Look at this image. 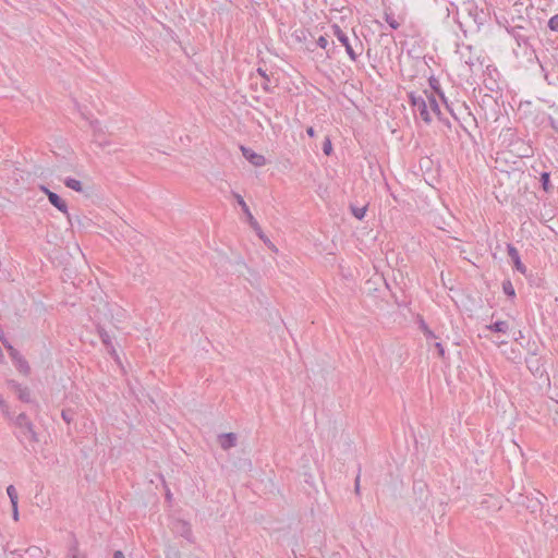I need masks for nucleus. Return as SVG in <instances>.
<instances>
[{
	"mask_svg": "<svg viewBox=\"0 0 558 558\" xmlns=\"http://www.w3.org/2000/svg\"><path fill=\"white\" fill-rule=\"evenodd\" d=\"M20 372L27 374L29 372V365L26 360L22 356H19L17 362H15Z\"/></svg>",
	"mask_w": 558,
	"mask_h": 558,
	"instance_id": "f3484780",
	"label": "nucleus"
},
{
	"mask_svg": "<svg viewBox=\"0 0 558 558\" xmlns=\"http://www.w3.org/2000/svg\"><path fill=\"white\" fill-rule=\"evenodd\" d=\"M351 211L355 218H357L359 220H362L365 217L366 207L365 206H363V207H353L352 206Z\"/></svg>",
	"mask_w": 558,
	"mask_h": 558,
	"instance_id": "6ab92c4d",
	"label": "nucleus"
},
{
	"mask_svg": "<svg viewBox=\"0 0 558 558\" xmlns=\"http://www.w3.org/2000/svg\"><path fill=\"white\" fill-rule=\"evenodd\" d=\"M61 416L63 418L64 422H66L68 424L72 422L73 420V411L68 409V410H62L61 412Z\"/></svg>",
	"mask_w": 558,
	"mask_h": 558,
	"instance_id": "a878e982",
	"label": "nucleus"
},
{
	"mask_svg": "<svg viewBox=\"0 0 558 558\" xmlns=\"http://www.w3.org/2000/svg\"><path fill=\"white\" fill-rule=\"evenodd\" d=\"M243 156L255 167H262L266 163V159L263 155L256 154L250 148L241 147Z\"/></svg>",
	"mask_w": 558,
	"mask_h": 558,
	"instance_id": "0eeeda50",
	"label": "nucleus"
},
{
	"mask_svg": "<svg viewBox=\"0 0 558 558\" xmlns=\"http://www.w3.org/2000/svg\"><path fill=\"white\" fill-rule=\"evenodd\" d=\"M547 26L551 32L558 33V13L548 20Z\"/></svg>",
	"mask_w": 558,
	"mask_h": 558,
	"instance_id": "4be33fe9",
	"label": "nucleus"
},
{
	"mask_svg": "<svg viewBox=\"0 0 558 558\" xmlns=\"http://www.w3.org/2000/svg\"><path fill=\"white\" fill-rule=\"evenodd\" d=\"M113 558H125L124 554L121 550H116L113 553Z\"/></svg>",
	"mask_w": 558,
	"mask_h": 558,
	"instance_id": "473e14b6",
	"label": "nucleus"
},
{
	"mask_svg": "<svg viewBox=\"0 0 558 558\" xmlns=\"http://www.w3.org/2000/svg\"><path fill=\"white\" fill-rule=\"evenodd\" d=\"M385 21L388 23V25L392 28V29H398L399 26H400V23L399 21L395 17V15L392 13H385Z\"/></svg>",
	"mask_w": 558,
	"mask_h": 558,
	"instance_id": "2eb2a0df",
	"label": "nucleus"
},
{
	"mask_svg": "<svg viewBox=\"0 0 558 558\" xmlns=\"http://www.w3.org/2000/svg\"><path fill=\"white\" fill-rule=\"evenodd\" d=\"M8 350L10 351V355L13 359L14 362H17L20 353L10 344L5 345Z\"/></svg>",
	"mask_w": 558,
	"mask_h": 558,
	"instance_id": "cd10ccee",
	"label": "nucleus"
},
{
	"mask_svg": "<svg viewBox=\"0 0 558 558\" xmlns=\"http://www.w3.org/2000/svg\"><path fill=\"white\" fill-rule=\"evenodd\" d=\"M264 242H266L268 239L266 238V235L263 233V238H260Z\"/></svg>",
	"mask_w": 558,
	"mask_h": 558,
	"instance_id": "4c0bfd02",
	"label": "nucleus"
},
{
	"mask_svg": "<svg viewBox=\"0 0 558 558\" xmlns=\"http://www.w3.org/2000/svg\"><path fill=\"white\" fill-rule=\"evenodd\" d=\"M359 489H360V476H357L355 480V490L359 492Z\"/></svg>",
	"mask_w": 558,
	"mask_h": 558,
	"instance_id": "f704fd0d",
	"label": "nucleus"
},
{
	"mask_svg": "<svg viewBox=\"0 0 558 558\" xmlns=\"http://www.w3.org/2000/svg\"><path fill=\"white\" fill-rule=\"evenodd\" d=\"M428 82H429V86H430V88H432L433 90H435V92H436V93H437L441 98H444V94H442V92L440 90V85H439L438 80L432 76V77L428 80Z\"/></svg>",
	"mask_w": 558,
	"mask_h": 558,
	"instance_id": "aec40b11",
	"label": "nucleus"
},
{
	"mask_svg": "<svg viewBox=\"0 0 558 558\" xmlns=\"http://www.w3.org/2000/svg\"><path fill=\"white\" fill-rule=\"evenodd\" d=\"M427 106H428V111L434 112L438 118H440L439 105H438L435 96L433 94H429L428 92H427Z\"/></svg>",
	"mask_w": 558,
	"mask_h": 558,
	"instance_id": "9d476101",
	"label": "nucleus"
},
{
	"mask_svg": "<svg viewBox=\"0 0 558 558\" xmlns=\"http://www.w3.org/2000/svg\"><path fill=\"white\" fill-rule=\"evenodd\" d=\"M0 411L5 416V418H12V412L9 409V405L5 403V401L0 396Z\"/></svg>",
	"mask_w": 558,
	"mask_h": 558,
	"instance_id": "412c9836",
	"label": "nucleus"
},
{
	"mask_svg": "<svg viewBox=\"0 0 558 558\" xmlns=\"http://www.w3.org/2000/svg\"><path fill=\"white\" fill-rule=\"evenodd\" d=\"M434 345L437 350L439 357L445 359V349H444L442 344L440 342H435Z\"/></svg>",
	"mask_w": 558,
	"mask_h": 558,
	"instance_id": "c85d7f7f",
	"label": "nucleus"
},
{
	"mask_svg": "<svg viewBox=\"0 0 558 558\" xmlns=\"http://www.w3.org/2000/svg\"><path fill=\"white\" fill-rule=\"evenodd\" d=\"M64 185L75 192H83V185L81 181L73 179V178H66L63 181Z\"/></svg>",
	"mask_w": 558,
	"mask_h": 558,
	"instance_id": "9b49d317",
	"label": "nucleus"
},
{
	"mask_svg": "<svg viewBox=\"0 0 558 558\" xmlns=\"http://www.w3.org/2000/svg\"><path fill=\"white\" fill-rule=\"evenodd\" d=\"M526 365L532 373H538L541 371L539 360L535 355H531L526 359Z\"/></svg>",
	"mask_w": 558,
	"mask_h": 558,
	"instance_id": "4468645a",
	"label": "nucleus"
},
{
	"mask_svg": "<svg viewBox=\"0 0 558 558\" xmlns=\"http://www.w3.org/2000/svg\"><path fill=\"white\" fill-rule=\"evenodd\" d=\"M15 427L14 436L22 445H34L39 441L38 434L35 429L34 423L26 413L21 412L17 415L12 413V418H8Z\"/></svg>",
	"mask_w": 558,
	"mask_h": 558,
	"instance_id": "f257e3e1",
	"label": "nucleus"
},
{
	"mask_svg": "<svg viewBox=\"0 0 558 558\" xmlns=\"http://www.w3.org/2000/svg\"><path fill=\"white\" fill-rule=\"evenodd\" d=\"M15 391L17 392L19 399L23 402L29 403L32 402L31 399V391L27 387H23L20 384H15Z\"/></svg>",
	"mask_w": 558,
	"mask_h": 558,
	"instance_id": "1a4fd4ad",
	"label": "nucleus"
},
{
	"mask_svg": "<svg viewBox=\"0 0 558 558\" xmlns=\"http://www.w3.org/2000/svg\"><path fill=\"white\" fill-rule=\"evenodd\" d=\"M7 494H8L9 498H10L11 505L17 504L19 495H17V492H16V489H15V487L13 485H9L7 487Z\"/></svg>",
	"mask_w": 558,
	"mask_h": 558,
	"instance_id": "dca6fc26",
	"label": "nucleus"
},
{
	"mask_svg": "<svg viewBox=\"0 0 558 558\" xmlns=\"http://www.w3.org/2000/svg\"><path fill=\"white\" fill-rule=\"evenodd\" d=\"M409 101L412 106L413 110L420 114L422 120L429 124L432 122V116L428 111L427 106V92H423L422 95H416L415 93L409 94Z\"/></svg>",
	"mask_w": 558,
	"mask_h": 558,
	"instance_id": "f03ea898",
	"label": "nucleus"
},
{
	"mask_svg": "<svg viewBox=\"0 0 558 558\" xmlns=\"http://www.w3.org/2000/svg\"><path fill=\"white\" fill-rule=\"evenodd\" d=\"M257 72L266 80V81H269L266 72L264 70H262L260 68L257 70Z\"/></svg>",
	"mask_w": 558,
	"mask_h": 558,
	"instance_id": "72a5a7b5",
	"label": "nucleus"
},
{
	"mask_svg": "<svg viewBox=\"0 0 558 558\" xmlns=\"http://www.w3.org/2000/svg\"><path fill=\"white\" fill-rule=\"evenodd\" d=\"M323 151L326 155H330L331 151H332L331 142H330V140L328 137H326L325 142L323 143Z\"/></svg>",
	"mask_w": 558,
	"mask_h": 558,
	"instance_id": "bb28decb",
	"label": "nucleus"
},
{
	"mask_svg": "<svg viewBox=\"0 0 558 558\" xmlns=\"http://www.w3.org/2000/svg\"><path fill=\"white\" fill-rule=\"evenodd\" d=\"M488 329L494 332L506 333L509 330V325L505 320H499V322H496L493 325L488 326Z\"/></svg>",
	"mask_w": 558,
	"mask_h": 558,
	"instance_id": "f8f14e48",
	"label": "nucleus"
},
{
	"mask_svg": "<svg viewBox=\"0 0 558 558\" xmlns=\"http://www.w3.org/2000/svg\"><path fill=\"white\" fill-rule=\"evenodd\" d=\"M306 133H307V135H308L310 137H314V136H315V130H314V128H313V126H308V128L306 129Z\"/></svg>",
	"mask_w": 558,
	"mask_h": 558,
	"instance_id": "2f4dec72",
	"label": "nucleus"
},
{
	"mask_svg": "<svg viewBox=\"0 0 558 558\" xmlns=\"http://www.w3.org/2000/svg\"><path fill=\"white\" fill-rule=\"evenodd\" d=\"M541 183L545 191H549L550 182H549V173L548 172H543L541 174Z\"/></svg>",
	"mask_w": 558,
	"mask_h": 558,
	"instance_id": "b1692460",
	"label": "nucleus"
},
{
	"mask_svg": "<svg viewBox=\"0 0 558 558\" xmlns=\"http://www.w3.org/2000/svg\"><path fill=\"white\" fill-rule=\"evenodd\" d=\"M263 88L268 92L269 90L268 83H265V85H263Z\"/></svg>",
	"mask_w": 558,
	"mask_h": 558,
	"instance_id": "c9c22d12",
	"label": "nucleus"
},
{
	"mask_svg": "<svg viewBox=\"0 0 558 558\" xmlns=\"http://www.w3.org/2000/svg\"><path fill=\"white\" fill-rule=\"evenodd\" d=\"M219 438L220 446L225 450L232 448L236 445V435L233 433L222 434Z\"/></svg>",
	"mask_w": 558,
	"mask_h": 558,
	"instance_id": "6e6552de",
	"label": "nucleus"
},
{
	"mask_svg": "<svg viewBox=\"0 0 558 558\" xmlns=\"http://www.w3.org/2000/svg\"><path fill=\"white\" fill-rule=\"evenodd\" d=\"M98 332H99L100 339H101L102 343L106 345V348L110 351H114L113 344L111 341V337L109 336V333L102 328H99Z\"/></svg>",
	"mask_w": 558,
	"mask_h": 558,
	"instance_id": "ddd939ff",
	"label": "nucleus"
},
{
	"mask_svg": "<svg viewBox=\"0 0 558 558\" xmlns=\"http://www.w3.org/2000/svg\"><path fill=\"white\" fill-rule=\"evenodd\" d=\"M317 45L325 49L327 46H328V40L326 39V37L324 36H320L318 39H317Z\"/></svg>",
	"mask_w": 558,
	"mask_h": 558,
	"instance_id": "c756f323",
	"label": "nucleus"
},
{
	"mask_svg": "<svg viewBox=\"0 0 558 558\" xmlns=\"http://www.w3.org/2000/svg\"><path fill=\"white\" fill-rule=\"evenodd\" d=\"M233 196L236 199V203L241 206V208L246 217V221L248 222L251 228L256 232V234L259 238H263L262 228L258 225V222L256 221V219L254 218V216L252 215V213H251L248 206L246 205V203L244 202L243 197L238 193H233Z\"/></svg>",
	"mask_w": 558,
	"mask_h": 558,
	"instance_id": "7ed1b4c3",
	"label": "nucleus"
},
{
	"mask_svg": "<svg viewBox=\"0 0 558 558\" xmlns=\"http://www.w3.org/2000/svg\"><path fill=\"white\" fill-rule=\"evenodd\" d=\"M40 190L47 195L51 205L59 209L63 214H68V205L57 193L50 191L46 186L41 185Z\"/></svg>",
	"mask_w": 558,
	"mask_h": 558,
	"instance_id": "39448f33",
	"label": "nucleus"
},
{
	"mask_svg": "<svg viewBox=\"0 0 558 558\" xmlns=\"http://www.w3.org/2000/svg\"><path fill=\"white\" fill-rule=\"evenodd\" d=\"M332 33L337 39L345 47V51L351 60L355 61L361 52H356L352 47L348 35L338 25H332Z\"/></svg>",
	"mask_w": 558,
	"mask_h": 558,
	"instance_id": "20e7f679",
	"label": "nucleus"
},
{
	"mask_svg": "<svg viewBox=\"0 0 558 558\" xmlns=\"http://www.w3.org/2000/svg\"><path fill=\"white\" fill-rule=\"evenodd\" d=\"M265 243L268 244L269 247L274 248V245L270 243L269 240H267Z\"/></svg>",
	"mask_w": 558,
	"mask_h": 558,
	"instance_id": "e433bc0d",
	"label": "nucleus"
},
{
	"mask_svg": "<svg viewBox=\"0 0 558 558\" xmlns=\"http://www.w3.org/2000/svg\"><path fill=\"white\" fill-rule=\"evenodd\" d=\"M90 128L94 130V135L98 137L100 134H102V129L100 125V122L98 120H92L89 121Z\"/></svg>",
	"mask_w": 558,
	"mask_h": 558,
	"instance_id": "5701e85b",
	"label": "nucleus"
},
{
	"mask_svg": "<svg viewBox=\"0 0 558 558\" xmlns=\"http://www.w3.org/2000/svg\"><path fill=\"white\" fill-rule=\"evenodd\" d=\"M507 252H508L509 257L513 262L514 268L519 272L524 275L526 272V267L521 262L518 250L512 244H507Z\"/></svg>",
	"mask_w": 558,
	"mask_h": 558,
	"instance_id": "423d86ee",
	"label": "nucleus"
},
{
	"mask_svg": "<svg viewBox=\"0 0 558 558\" xmlns=\"http://www.w3.org/2000/svg\"><path fill=\"white\" fill-rule=\"evenodd\" d=\"M12 517L14 521H19V507L17 504L12 505Z\"/></svg>",
	"mask_w": 558,
	"mask_h": 558,
	"instance_id": "7c9ffc66",
	"label": "nucleus"
},
{
	"mask_svg": "<svg viewBox=\"0 0 558 558\" xmlns=\"http://www.w3.org/2000/svg\"><path fill=\"white\" fill-rule=\"evenodd\" d=\"M502 290L505 294H507L510 298H513L515 295L514 288L509 280L502 282Z\"/></svg>",
	"mask_w": 558,
	"mask_h": 558,
	"instance_id": "a211bd4d",
	"label": "nucleus"
},
{
	"mask_svg": "<svg viewBox=\"0 0 558 558\" xmlns=\"http://www.w3.org/2000/svg\"><path fill=\"white\" fill-rule=\"evenodd\" d=\"M421 329L427 339H436L435 333L427 327L424 320L421 322Z\"/></svg>",
	"mask_w": 558,
	"mask_h": 558,
	"instance_id": "393cba45",
	"label": "nucleus"
}]
</instances>
